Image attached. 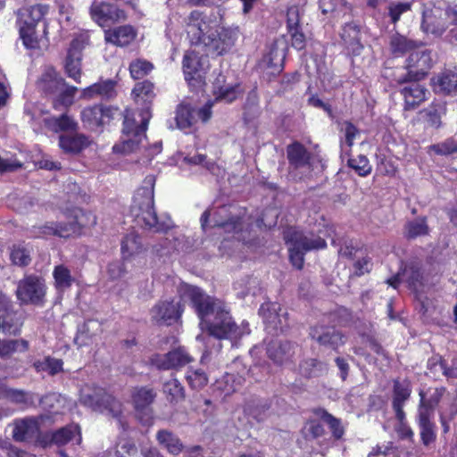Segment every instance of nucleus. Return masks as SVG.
I'll use <instances>...</instances> for the list:
<instances>
[{
    "instance_id": "obj_8",
    "label": "nucleus",
    "mask_w": 457,
    "mask_h": 457,
    "mask_svg": "<svg viewBox=\"0 0 457 457\" xmlns=\"http://www.w3.org/2000/svg\"><path fill=\"white\" fill-rule=\"evenodd\" d=\"M289 173L295 179H301L303 173L311 171L312 154L298 141L287 146Z\"/></svg>"
},
{
    "instance_id": "obj_57",
    "label": "nucleus",
    "mask_w": 457,
    "mask_h": 457,
    "mask_svg": "<svg viewBox=\"0 0 457 457\" xmlns=\"http://www.w3.org/2000/svg\"><path fill=\"white\" fill-rule=\"evenodd\" d=\"M11 260L15 265L27 266L31 261L30 253L22 245H14L11 252Z\"/></svg>"
},
{
    "instance_id": "obj_55",
    "label": "nucleus",
    "mask_w": 457,
    "mask_h": 457,
    "mask_svg": "<svg viewBox=\"0 0 457 457\" xmlns=\"http://www.w3.org/2000/svg\"><path fill=\"white\" fill-rule=\"evenodd\" d=\"M154 65L145 60L137 59L133 61L129 65V71L134 79H140L146 76L152 70Z\"/></svg>"
},
{
    "instance_id": "obj_64",
    "label": "nucleus",
    "mask_w": 457,
    "mask_h": 457,
    "mask_svg": "<svg viewBox=\"0 0 457 457\" xmlns=\"http://www.w3.org/2000/svg\"><path fill=\"white\" fill-rule=\"evenodd\" d=\"M288 33L291 37L293 47H295L297 50H302L305 47L306 37L305 35L303 33L301 28L289 30Z\"/></svg>"
},
{
    "instance_id": "obj_37",
    "label": "nucleus",
    "mask_w": 457,
    "mask_h": 457,
    "mask_svg": "<svg viewBox=\"0 0 457 457\" xmlns=\"http://www.w3.org/2000/svg\"><path fill=\"white\" fill-rule=\"evenodd\" d=\"M299 370L305 378H318L327 373L328 364L316 358H309L300 363Z\"/></svg>"
},
{
    "instance_id": "obj_29",
    "label": "nucleus",
    "mask_w": 457,
    "mask_h": 457,
    "mask_svg": "<svg viewBox=\"0 0 457 457\" xmlns=\"http://www.w3.org/2000/svg\"><path fill=\"white\" fill-rule=\"evenodd\" d=\"M89 144V138L84 134H67L59 137V146L66 154H79Z\"/></svg>"
},
{
    "instance_id": "obj_27",
    "label": "nucleus",
    "mask_w": 457,
    "mask_h": 457,
    "mask_svg": "<svg viewBox=\"0 0 457 457\" xmlns=\"http://www.w3.org/2000/svg\"><path fill=\"white\" fill-rule=\"evenodd\" d=\"M115 85V82L112 79L99 81L84 88L80 98L85 100H91L96 97L112 98L116 94Z\"/></svg>"
},
{
    "instance_id": "obj_51",
    "label": "nucleus",
    "mask_w": 457,
    "mask_h": 457,
    "mask_svg": "<svg viewBox=\"0 0 457 457\" xmlns=\"http://www.w3.org/2000/svg\"><path fill=\"white\" fill-rule=\"evenodd\" d=\"M315 414L329 426V428L331 429L336 438L338 439L342 437V436L344 435V428L341 426V422L338 419L329 414L324 409L316 410Z\"/></svg>"
},
{
    "instance_id": "obj_22",
    "label": "nucleus",
    "mask_w": 457,
    "mask_h": 457,
    "mask_svg": "<svg viewBox=\"0 0 457 457\" xmlns=\"http://www.w3.org/2000/svg\"><path fill=\"white\" fill-rule=\"evenodd\" d=\"M411 394V384L408 379H395L393 386L392 407L396 419L403 423L405 419L403 406Z\"/></svg>"
},
{
    "instance_id": "obj_6",
    "label": "nucleus",
    "mask_w": 457,
    "mask_h": 457,
    "mask_svg": "<svg viewBox=\"0 0 457 457\" xmlns=\"http://www.w3.org/2000/svg\"><path fill=\"white\" fill-rule=\"evenodd\" d=\"M79 403L93 411L105 413L112 418L121 414V403L101 387H85L80 392Z\"/></svg>"
},
{
    "instance_id": "obj_12",
    "label": "nucleus",
    "mask_w": 457,
    "mask_h": 457,
    "mask_svg": "<svg viewBox=\"0 0 457 457\" xmlns=\"http://www.w3.org/2000/svg\"><path fill=\"white\" fill-rule=\"evenodd\" d=\"M259 313L270 332H284L289 326L287 312L278 303H262Z\"/></svg>"
},
{
    "instance_id": "obj_18",
    "label": "nucleus",
    "mask_w": 457,
    "mask_h": 457,
    "mask_svg": "<svg viewBox=\"0 0 457 457\" xmlns=\"http://www.w3.org/2000/svg\"><path fill=\"white\" fill-rule=\"evenodd\" d=\"M96 223V217L91 213H86L79 210L72 220L69 222H56L57 237H70L78 236L85 227H90Z\"/></svg>"
},
{
    "instance_id": "obj_59",
    "label": "nucleus",
    "mask_w": 457,
    "mask_h": 457,
    "mask_svg": "<svg viewBox=\"0 0 457 457\" xmlns=\"http://www.w3.org/2000/svg\"><path fill=\"white\" fill-rule=\"evenodd\" d=\"M187 380L194 389H201L208 383L207 376L201 370H188Z\"/></svg>"
},
{
    "instance_id": "obj_17",
    "label": "nucleus",
    "mask_w": 457,
    "mask_h": 457,
    "mask_svg": "<svg viewBox=\"0 0 457 457\" xmlns=\"http://www.w3.org/2000/svg\"><path fill=\"white\" fill-rule=\"evenodd\" d=\"M117 109L110 106L93 105L87 106L81 111L80 118L85 127L90 129H96L99 127L110 122Z\"/></svg>"
},
{
    "instance_id": "obj_11",
    "label": "nucleus",
    "mask_w": 457,
    "mask_h": 457,
    "mask_svg": "<svg viewBox=\"0 0 457 457\" xmlns=\"http://www.w3.org/2000/svg\"><path fill=\"white\" fill-rule=\"evenodd\" d=\"M89 13L91 19L103 28L110 27L127 19L123 10L104 2H94L90 6Z\"/></svg>"
},
{
    "instance_id": "obj_38",
    "label": "nucleus",
    "mask_w": 457,
    "mask_h": 457,
    "mask_svg": "<svg viewBox=\"0 0 457 457\" xmlns=\"http://www.w3.org/2000/svg\"><path fill=\"white\" fill-rule=\"evenodd\" d=\"M428 234L429 227L426 217H418L412 220H409L405 223L403 228V236L409 240Z\"/></svg>"
},
{
    "instance_id": "obj_45",
    "label": "nucleus",
    "mask_w": 457,
    "mask_h": 457,
    "mask_svg": "<svg viewBox=\"0 0 457 457\" xmlns=\"http://www.w3.org/2000/svg\"><path fill=\"white\" fill-rule=\"evenodd\" d=\"M78 87L70 86L65 82V86L57 92L56 98L54 101V107L59 109L61 107L67 108L74 103L75 94Z\"/></svg>"
},
{
    "instance_id": "obj_49",
    "label": "nucleus",
    "mask_w": 457,
    "mask_h": 457,
    "mask_svg": "<svg viewBox=\"0 0 457 457\" xmlns=\"http://www.w3.org/2000/svg\"><path fill=\"white\" fill-rule=\"evenodd\" d=\"M390 47L394 54H403L416 47V43L398 33L392 36Z\"/></svg>"
},
{
    "instance_id": "obj_21",
    "label": "nucleus",
    "mask_w": 457,
    "mask_h": 457,
    "mask_svg": "<svg viewBox=\"0 0 457 457\" xmlns=\"http://www.w3.org/2000/svg\"><path fill=\"white\" fill-rule=\"evenodd\" d=\"M192 360V357L186 350L179 347L170 351L164 355H155L152 359V362L160 370H170L184 367L191 362Z\"/></svg>"
},
{
    "instance_id": "obj_15",
    "label": "nucleus",
    "mask_w": 457,
    "mask_h": 457,
    "mask_svg": "<svg viewBox=\"0 0 457 457\" xmlns=\"http://www.w3.org/2000/svg\"><path fill=\"white\" fill-rule=\"evenodd\" d=\"M310 337L320 346L337 351L345 343V336L335 327L317 325L311 328Z\"/></svg>"
},
{
    "instance_id": "obj_63",
    "label": "nucleus",
    "mask_w": 457,
    "mask_h": 457,
    "mask_svg": "<svg viewBox=\"0 0 457 457\" xmlns=\"http://www.w3.org/2000/svg\"><path fill=\"white\" fill-rule=\"evenodd\" d=\"M107 272L111 279L117 280L123 278L127 273V270L122 262H114L108 265Z\"/></svg>"
},
{
    "instance_id": "obj_43",
    "label": "nucleus",
    "mask_w": 457,
    "mask_h": 457,
    "mask_svg": "<svg viewBox=\"0 0 457 457\" xmlns=\"http://www.w3.org/2000/svg\"><path fill=\"white\" fill-rule=\"evenodd\" d=\"M29 349V343L24 339H4L0 340V358H5L16 352H26Z\"/></svg>"
},
{
    "instance_id": "obj_34",
    "label": "nucleus",
    "mask_w": 457,
    "mask_h": 457,
    "mask_svg": "<svg viewBox=\"0 0 457 457\" xmlns=\"http://www.w3.org/2000/svg\"><path fill=\"white\" fill-rule=\"evenodd\" d=\"M38 430L37 422L33 419L19 420L15 423L12 436L16 441H26L36 436Z\"/></svg>"
},
{
    "instance_id": "obj_30",
    "label": "nucleus",
    "mask_w": 457,
    "mask_h": 457,
    "mask_svg": "<svg viewBox=\"0 0 457 457\" xmlns=\"http://www.w3.org/2000/svg\"><path fill=\"white\" fill-rule=\"evenodd\" d=\"M156 441L170 454L179 455L184 451V444L180 438L172 431L168 429H160L156 433Z\"/></svg>"
},
{
    "instance_id": "obj_48",
    "label": "nucleus",
    "mask_w": 457,
    "mask_h": 457,
    "mask_svg": "<svg viewBox=\"0 0 457 457\" xmlns=\"http://www.w3.org/2000/svg\"><path fill=\"white\" fill-rule=\"evenodd\" d=\"M163 393L170 403H178L184 399V388L178 379L172 378L163 385Z\"/></svg>"
},
{
    "instance_id": "obj_9",
    "label": "nucleus",
    "mask_w": 457,
    "mask_h": 457,
    "mask_svg": "<svg viewBox=\"0 0 457 457\" xmlns=\"http://www.w3.org/2000/svg\"><path fill=\"white\" fill-rule=\"evenodd\" d=\"M183 312L181 301L161 300L152 307L150 316L157 325L170 326L180 320Z\"/></svg>"
},
{
    "instance_id": "obj_42",
    "label": "nucleus",
    "mask_w": 457,
    "mask_h": 457,
    "mask_svg": "<svg viewBox=\"0 0 457 457\" xmlns=\"http://www.w3.org/2000/svg\"><path fill=\"white\" fill-rule=\"evenodd\" d=\"M421 113L424 114L425 120L429 127L438 129L442 125L441 118L445 113V105L444 104H433L424 109Z\"/></svg>"
},
{
    "instance_id": "obj_28",
    "label": "nucleus",
    "mask_w": 457,
    "mask_h": 457,
    "mask_svg": "<svg viewBox=\"0 0 457 457\" xmlns=\"http://www.w3.org/2000/svg\"><path fill=\"white\" fill-rule=\"evenodd\" d=\"M135 37L136 31L130 25H123L104 31L105 41L118 46H128Z\"/></svg>"
},
{
    "instance_id": "obj_1",
    "label": "nucleus",
    "mask_w": 457,
    "mask_h": 457,
    "mask_svg": "<svg viewBox=\"0 0 457 457\" xmlns=\"http://www.w3.org/2000/svg\"><path fill=\"white\" fill-rule=\"evenodd\" d=\"M182 301H189L200 319L202 329L218 339L236 342L249 333L247 326H237L226 305L206 295L200 287L182 283L178 287Z\"/></svg>"
},
{
    "instance_id": "obj_31",
    "label": "nucleus",
    "mask_w": 457,
    "mask_h": 457,
    "mask_svg": "<svg viewBox=\"0 0 457 457\" xmlns=\"http://www.w3.org/2000/svg\"><path fill=\"white\" fill-rule=\"evenodd\" d=\"M213 95L216 100L231 103L239 95L238 87L227 85L224 75L219 74L213 81Z\"/></svg>"
},
{
    "instance_id": "obj_47",
    "label": "nucleus",
    "mask_w": 457,
    "mask_h": 457,
    "mask_svg": "<svg viewBox=\"0 0 457 457\" xmlns=\"http://www.w3.org/2000/svg\"><path fill=\"white\" fill-rule=\"evenodd\" d=\"M156 394L152 388L140 387L133 394V402L136 409L141 410L149 406L154 400Z\"/></svg>"
},
{
    "instance_id": "obj_32",
    "label": "nucleus",
    "mask_w": 457,
    "mask_h": 457,
    "mask_svg": "<svg viewBox=\"0 0 457 457\" xmlns=\"http://www.w3.org/2000/svg\"><path fill=\"white\" fill-rule=\"evenodd\" d=\"M341 38L353 54H360L362 49L361 44L360 26L355 22L345 23L342 29Z\"/></svg>"
},
{
    "instance_id": "obj_19",
    "label": "nucleus",
    "mask_w": 457,
    "mask_h": 457,
    "mask_svg": "<svg viewBox=\"0 0 457 457\" xmlns=\"http://www.w3.org/2000/svg\"><path fill=\"white\" fill-rule=\"evenodd\" d=\"M420 80H406L404 82H396L399 85H403L400 93L404 99V110H414L420 105L426 99L428 89L419 84Z\"/></svg>"
},
{
    "instance_id": "obj_58",
    "label": "nucleus",
    "mask_w": 457,
    "mask_h": 457,
    "mask_svg": "<svg viewBox=\"0 0 457 457\" xmlns=\"http://www.w3.org/2000/svg\"><path fill=\"white\" fill-rule=\"evenodd\" d=\"M213 227L222 228L226 232L233 233L234 235H237V238L238 240L243 239L239 236V233L241 232V230L243 228V224H242L241 219L238 217L231 218L228 220L224 221V222L215 220Z\"/></svg>"
},
{
    "instance_id": "obj_61",
    "label": "nucleus",
    "mask_w": 457,
    "mask_h": 457,
    "mask_svg": "<svg viewBox=\"0 0 457 457\" xmlns=\"http://www.w3.org/2000/svg\"><path fill=\"white\" fill-rule=\"evenodd\" d=\"M38 370H47L49 374L54 375L58 373L62 367V361L60 359L46 358L43 361L35 364Z\"/></svg>"
},
{
    "instance_id": "obj_56",
    "label": "nucleus",
    "mask_w": 457,
    "mask_h": 457,
    "mask_svg": "<svg viewBox=\"0 0 457 457\" xmlns=\"http://www.w3.org/2000/svg\"><path fill=\"white\" fill-rule=\"evenodd\" d=\"M348 165L360 176H367L371 171V166L365 155L360 154L356 158H350Z\"/></svg>"
},
{
    "instance_id": "obj_7",
    "label": "nucleus",
    "mask_w": 457,
    "mask_h": 457,
    "mask_svg": "<svg viewBox=\"0 0 457 457\" xmlns=\"http://www.w3.org/2000/svg\"><path fill=\"white\" fill-rule=\"evenodd\" d=\"M432 67L431 53L429 51H417L411 53L403 67L395 71L393 79L395 82L406 80H422L428 71Z\"/></svg>"
},
{
    "instance_id": "obj_20",
    "label": "nucleus",
    "mask_w": 457,
    "mask_h": 457,
    "mask_svg": "<svg viewBox=\"0 0 457 457\" xmlns=\"http://www.w3.org/2000/svg\"><path fill=\"white\" fill-rule=\"evenodd\" d=\"M204 58L194 52L187 53L183 58V71L185 79L191 86H199L204 83L205 69Z\"/></svg>"
},
{
    "instance_id": "obj_25",
    "label": "nucleus",
    "mask_w": 457,
    "mask_h": 457,
    "mask_svg": "<svg viewBox=\"0 0 457 457\" xmlns=\"http://www.w3.org/2000/svg\"><path fill=\"white\" fill-rule=\"evenodd\" d=\"M65 86L64 79L54 67H46L37 79V87L46 95H55Z\"/></svg>"
},
{
    "instance_id": "obj_10",
    "label": "nucleus",
    "mask_w": 457,
    "mask_h": 457,
    "mask_svg": "<svg viewBox=\"0 0 457 457\" xmlns=\"http://www.w3.org/2000/svg\"><path fill=\"white\" fill-rule=\"evenodd\" d=\"M46 294L42 279L37 276H28L20 280L16 296L21 304H40Z\"/></svg>"
},
{
    "instance_id": "obj_50",
    "label": "nucleus",
    "mask_w": 457,
    "mask_h": 457,
    "mask_svg": "<svg viewBox=\"0 0 457 457\" xmlns=\"http://www.w3.org/2000/svg\"><path fill=\"white\" fill-rule=\"evenodd\" d=\"M411 2H390L386 7V10L391 22L393 24H396V22L400 21L403 14L411 11Z\"/></svg>"
},
{
    "instance_id": "obj_46",
    "label": "nucleus",
    "mask_w": 457,
    "mask_h": 457,
    "mask_svg": "<svg viewBox=\"0 0 457 457\" xmlns=\"http://www.w3.org/2000/svg\"><path fill=\"white\" fill-rule=\"evenodd\" d=\"M54 284L59 291H64L71 287L74 278L71 274V270L64 265H58L54 268Z\"/></svg>"
},
{
    "instance_id": "obj_4",
    "label": "nucleus",
    "mask_w": 457,
    "mask_h": 457,
    "mask_svg": "<svg viewBox=\"0 0 457 457\" xmlns=\"http://www.w3.org/2000/svg\"><path fill=\"white\" fill-rule=\"evenodd\" d=\"M288 245L289 258L292 264L301 270L303 266L305 253L325 248L326 241L312 232L302 231L296 228H287L283 232Z\"/></svg>"
},
{
    "instance_id": "obj_41",
    "label": "nucleus",
    "mask_w": 457,
    "mask_h": 457,
    "mask_svg": "<svg viewBox=\"0 0 457 457\" xmlns=\"http://www.w3.org/2000/svg\"><path fill=\"white\" fill-rule=\"evenodd\" d=\"M142 251V243L138 235L135 232H130L126 235L121 241V253L123 259L139 253Z\"/></svg>"
},
{
    "instance_id": "obj_35",
    "label": "nucleus",
    "mask_w": 457,
    "mask_h": 457,
    "mask_svg": "<svg viewBox=\"0 0 457 457\" xmlns=\"http://www.w3.org/2000/svg\"><path fill=\"white\" fill-rule=\"evenodd\" d=\"M46 126L54 132L60 131H76L78 129L77 121L66 113L58 117H50L45 120Z\"/></svg>"
},
{
    "instance_id": "obj_5",
    "label": "nucleus",
    "mask_w": 457,
    "mask_h": 457,
    "mask_svg": "<svg viewBox=\"0 0 457 457\" xmlns=\"http://www.w3.org/2000/svg\"><path fill=\"white\" fill-rule=\"evenodd\" d=\"M139 120L130 118L129 113L125 115L123 122L124 138L120 144L113 146V151L121 154H130L137 150L145 139V130L151 118L149 106L140 110Z\"/></svg>"
},
{
    "instance_id": "obj_39",
    "label": "nucleus",
    "mask_w": 457,
    "mask_h": 457,
    "mask_svg": "<svg viewBox=\"0 0 457 457\" xmlns=\"http://www.w3.org/2000/svg\"><path fill=\"white\" fill-rule=\"evenodd\" d=\"M433 414H428L426 409L422 408L418 411V422L420 428V436L425 445L430 444L435 440L434 424L431 422Z\"/></svg>"
},
{
    "instance_id": "obj_3",
    "label": "nucleus",
    "mask_w": 457,
    "mask_h": 457,
    "mask_svg": "<svg viewBox=\"0 0 457 457\" xmlns=\"http://www.w3.org/2000/svg\"><path fill=\"white\" fill-rule=\"evenodd\" d=\"M155 177L148 175L143 185L136 191L131 204V212L143 222V227L154 232H166L172 227L170 219H160L154 209V190Z\"/></svg>"
},
{
    "instance_id": "obj_52",
    "label": "nucleus",
    "mask_w": 457,
    "mask_h": 457,
    "mask_svg": "<svg viewBox=\"0 0 457 457\" xmlns=\"http://www.w3.org/2000/svg\"><path fill=\"white\" fill-rule=\"evenodd\" d=\"M429 151L443 156L457 154V139L454 137H448L440 143L431 145L429 146Z\"/></svg>"
},
{
    "instance_id": "obj_33",
    "label": "nucleus",
    "mask_w": 457,
    "mask_h": 457,
    "mask_svg": "<svg viewBox=\"0 0 457 457\" xmlns=\"http://www.w3.org/2000/svg\"><path fill=\"white\" fill-rule=\"evenodd\" d=\"M445 392V387H435L429 388L427 392L420 391L419 395L420 397L419 411H421L422 408L426 409L428 414L434 415V410L436 406L441 401L444 394Z\"/></svg>"
},
{
    "instance_id": "obj_60",
    "label": "nucleus",
    "mask_w": 457,
    "mask_h": 457,
    "mask_svg": "<svg viewBox=\"0 0 457 457\" xmlns=\"http://www.w3.org/2000/svg\"><path fill=\"white\" fill-rule=\"evenodd\" d=\"M7 397L13 403L33 404L34 394L23 390L8 389L6 391Z\"/></svg>"
},
{
    "instance_id": "obj_2",
    "label": "nucleus",
    "mask_w": 457,
    "mask_h": 457,
    "mask_svg": "<svg viewBox=\"0 0 457 457\" xmlns=\"http://www.w3.org/2000/svg\"><path fill=\"white\" fill-rule=\"evenodd\" d=\"M187 33L193 35L195 44H203L208 50L216 54H222L233 45V40L228 37V30H220L207 21V16L198 10L192 11L187 20Z\"/></svg>"
},
{
    "instance_id": "obj_14",
    "label": "nucleus",
    "mask_w": 457,
    "mask_h": 457,
    "mask_svg": "<svg viewBox=\"0 0 457 457\" xmlns=\"http://www.w3.org/2000/svg\"><path fill=\"white\" fill-rule=\"evenodd\" d=\"M444 9L433 6L422 12L421 29L436 37H442L448 29V21Z\"/></svg>"
},
{
    "instance_id": "obj_40",
    "label": "nucleus",
    "mask_w": 457,
    "mask_h": 457,
    "mask_svg": "<svg viewBox=\"0 0 457 457\" xmlns=\"http://www.w3.org/2000/svg\"><path fill=\"white\" fill-rule=\"evenodd\" d=\"M78 434V443L81 441L79 427L75 424L68 425L52 434L51 441L57 445H63L69 443Z\"/></svg>"
},
{
    "instance_id": "obj_44",
    "label": "nucleus",
    "mask_w": 457,
    "mask_h": 457,
    "mask_svg": "<svg viewBox=\"0 0 457 457\" xmlns=\"http://www.w3.org/2000/svg\"><path fill=\"white\" fill-rule=\"evenodd\" d=\"M154 88V84L148 80L137 83L132 91L135 101L137 104L140 102L150 103L155 96Z\"/></svg>"
},
{
    "instance_id": "obj_24",
    "label": "nucleus",
    "mask_w": 457,
    "mask_h": 457,
    "mask_svg": "<svg viewBox=\"0 0 457 457\" xmlns=\"http://www.w3.org/2000/svg\"><path fill=\"white\" fill-rule=\"evenodd\" d=\"M296 345L290 341L275 340L267 346V354L276 364L282 365L291 361Z\"/></svg>"
},
{
    "instance_id": "obj_26",
    "label": "nucleus",
    "mask_w": 457,
    "mask_h": 457,
    "mask_svg": "<svg viewBox=\"0 0 457 457\" xmlns=\"http://www.w3.org/2000/svg\"><path fill=\"white\" fill-rule=\"evenodd\" d=\"M47 12L48 7L43 4H37L20 10L18 12L19 28L36 29Z\"/></svg>"
},
{
    "instance_id": "obj_16",
    "label": "nucleus",
    "mask_w": 457,
    "mask_h": 457,
    "mask_svg": "<svg viewBox=\"0 0 457 457\" xmlns=\"http://www.w3.org/2000/svg\"><path fill=\"white\" fill-rule=\"evenodd\" d=\"M85 40L82 37L74 38L70 45L67 56L64 61V71L66 75L74 81L79 83L81 79V58L82 50L85 46Z\"/></svg>"
},
{
    "instance_id": "obj_13",
    "label": "nucleus",
    "mask_w": 457,
    "mask_h": 457,
    "mask_svg": "<svg viewBox=\"0 0 457 457\" xmlns=\"http://www.w3.org/2000/svg\"><path fill=\"white\" fill-rule=\"evenodd\" d=\"M211 104H205L204 107L195 109L189 104H180L177 107L175 120L179 129H190L198 119L206 122L212 116Z\"/></svg>"
},
{
    "instance_id": "obj_62",
    "label": "nucleus",
    "mask_w": 457,
    "mask_h": 457,
    "mask_svg": "<svg viewBox=\"0 0 457 457\" xmlns=\"http://www.w3.org/2000/svg\"><path fill=\"white\" fill-rule=\"evenodd\" d=\"M287 31L301 28L299 9L296 6H291L287 9Z\"/></svg>"
},
{
    "instance_id": "obj_23",
    "label": "nucleus",
    "mask_w": 457,
    "mask_h": 457,
    "mask_svg": "<svg viewBox=\"0 0 457 457\" xmlns=\"http://www.w3.org/2000/svg\"><path fill=\"white\" fill-rule=\"evenodd\" d=\"M23 324L22 313L14 311L11 302L0 310V330L4 334L17 335Z\"/></svg>"
},
{
    "instance_id": "obj_54",
    "label": "nucleus",
    "mask_w": 457,
    "mask_h": 457,
    "mask_svg": "<svg viewBox=\"0 0 457 457\" xmlns=\"http://www.w3.org/2000/svg\"><path fill=\"white\" fill-rule=\"evenodd\" d=\"M20 37L22 39L23 45L28 49H37L40 46V41L37 29L21 28Z\"/></svg>"
},
{
    "instance_id": "obj_53",
    "label": "nucleus",
    "mask_w": 457,
    "mask_h": 457,
    "mask_svg": "<svg viewBox=\"0 0 457 457\" xmlns=\"http://www.w3.org/2000/svg\"><path fill=\"white\" fill-rule=\"evenodd\" d=\"M257 286V279L252 277H245L235 283V288L238 291L237 294L242 298L248 295H255Z\"/></svg>"
},
{
    "instance_id": "obj_36",
    "label": "nucleus",
    "mask_w": 457,
    "mask_h": 457,
    "mask_svg": "<svg viewBox=\"0 0 457 457\" xmlns=\"http://www.w3.org/2000/svg\"><path fill=\"white\" fill-rule=\"evenodd\" d=\"M435 89L445 95H452L457 92V72L445 71L441 73L434 82Z\"/></svg>"
}]
</instances>
